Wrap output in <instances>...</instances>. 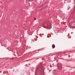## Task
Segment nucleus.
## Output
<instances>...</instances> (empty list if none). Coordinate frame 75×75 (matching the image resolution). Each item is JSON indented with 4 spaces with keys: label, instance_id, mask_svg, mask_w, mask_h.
I'll return each mask as SVG.
<instances>
[{
    "label": "nucleus",
    "instance_id": "5",
    "mask_svg": "<svg viewBox=\"0 0 75 75\" xmlns=\"http://www.w3.org/2000/svg\"><path fill=\"white\" fill-rule=\"evenodd\" d=\"M34 20H36V18H34Z\"/></svg>",
    "mask_w": 75,
    "mask_h": 75
},
{
    "label": "nucleus",
    "instance_id": "1",
    "mask_svg": "<svg viewBox=\"0 0 75 75\" xmlns=\"http://www.w3.org/2000/svg\"><path fill=\"white\" fill-rule=\"evenodd\" d=\"M44 69L43 66H38L37 67V68L36 69L35 73V75H37V74H38V72H39V71H42Z\"/></svg>",
    "mask_w": 75,
    "mask_h": 75
},
{
    "label": "nucleus",
    "instance_id": "6",
    "mask_svg": "<svg viewBox=\"0 0 75 75\" xmlns=\"http://www.w3.org/2000/svg\"><path fill=\"white\" fill-rule=\"evenodd\" d=\"M50 71H51V70H49V72H50Z\"/></svg>",
    "mask_w": 75,
    "mask_h": 75
},
{
    "label": "nucleus",
    "instance_id": "3",
    "mask_svg": "<svg viewBox=\"0 0 75 75\" xmlns=\"http://www.w3.org/2000/svg\"><path fill=\"white\" fill-rule=\"evenodd\" d=\"M52 48H54L55 47V45L53 44L52 45Z\"/></svg>",
    "mask_w": 75,
    "mask_h": 75
},
{
    "label": "nucleus",
    "instance_id": "7",
    "mask_svg": "<svg viewBox=\"0 0 75 75\" xmlns=\"http://www.w3.org/2000/svg\"><path fill=\"white\" fill-rule=\"evenodd\" d=\"M45 25V26H46V25Z\"/></svg>",
    "mask_w": 75,
    "mask_h": 75
},
{
    "label": "nucleus",
    "instance_id": "8",
    "mask_svg": "<svg viewBox=\"0 0 75 75\" xmlns=\"http://www.w3.org/2000/svg\"><path fill=\"white\" fill-rule=\"evenodd\" d=\"M68 75H70V74H69Z\"/></svg>",
    "mask_w": 75,
    "mask_h": 75
},
{
    "label": "nucleus",
    "instance_id": "4",
    "mask_svg": "<svg viewBox=\"0 0 75 75\" xmlns=\"http://www.w3.org/2000/svg\"><path fill=\"white\" fill-rule=\"evenodd\" d=\"M47 26H48L49 27H50V25H48V24L47 25Z\"/></svg>",
    "mask_w": 75,
    "mask_h": 75
},
{
    "label": "nucleus",
    "instance_id": "2",
    "mask_svg": "<svg viewBox=\"0 0 75 75\" xmlns=\"http://www.w3.org/2000/svg\"><path fill=\"white\" fill-rule=\"evenodd\" d=\"M58 68L60 70H62V66L61 64H59L58 66Z\"/></svg>",
    "mask_w": 75,
    "mask_h": 75
}]
</instances>
